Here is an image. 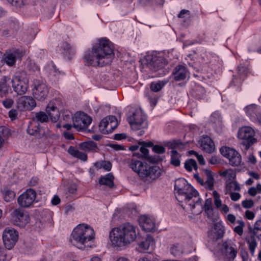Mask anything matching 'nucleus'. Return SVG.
<instances>
[{"label":"nucleus","mask_w":261,"mask_h":261,"mask_svg":"<svg viewBox=\"0 0 261 261\" xmlns=\"http://www.w3.org/2000/svg\"><path fill=\"white\" fill-rule=\"evenodd\" d=\"M174 190L176 199L180 203H185V205L181 204L183 208L191 211L194 215L200 214L203 210L213 208L211 198L206 199L202 206L198 192L183 178L175 180Z\"/></svg>","instance_id":"1"},{"label":"nucleus","mask_w":261,"mask_h":261,"mask_svg":"<svg viewBox=\"0 0 261 261\" xmlns=\"http://www.w3.org/2000/svg\"><path fill=\"white\" fill-rule=\"evenodd\" d=\"M115 57L113 43L106 38L98 39L91 50L87 51L84 57L86 65L93 66H103L110 64Z\"/></svg>","instance_id":"2"},{"label":"nucleus","mask_w":261,"mask_h":261,"mask_svg":"<svg viewBox=\"0 0 261 261\" xmlns=\"http://www.w3.org/2000/svg\"><path fill=\"white\" fill-rule=\"evenodd\" d=\"M137 238L136 227L130 223L121 224L110 232L109 238L112 245L122 247L133 243Z\"/></svg>","instance_id":"3"},{"label":"nucleus","mask_w":261,"mask_h":261,"mask_svg":"<svg viewBox=\"0 0 261 261\" xmlns=\"http://www.w3.org/2000/svg\"><path fill=\"white\" fill-rule=\"evenodd\" d=\"M130 168L137 173L141 178L155 179L160 175V169L158 166H150L140 156L134 154L127 160Z\"/></svg>","instance_id":"4"},{"label":"nucleus","mask_w":261,"mask_h":261,"mask_svg":"<svg viewBox=\"0 0 261 261\" xmlns=\"http://www.w3.org/2000/svg\"><path fill=\"white\" fill-rule=\"evenodd\" d=\"M94 231L87 224H80L73 230L70 239V243L79 249L86 248V244L94 239Z\"/></svg>","instance_id":"5"},{"label":"nucleus","mask_w":261,"mask_h":261,"mask_svg":"<svg viewBox=\"0 0 261 261\" xmlns=\"http://www.w3.org/2000/svg\"><path fill=\"white\" fill-rule=\"evenodd\" d=\"M127 120L130 127L133 130L144 129L148 126L146 116L140 108L134 110L132 114L128 116Z\"/></svg>","instance_id":"6"},{"label":"nucleus","mask_w":261,"mask_h":261,"mask_svg":"<svg viewBox=\"0 0 261 261\" xmlns=\"http://www.w3.org/2000/svg\"><path fill=\"white\" fill-rule=\"evenodd\" d=\"M32 94L38 101H44L47 97L49 90L47 85L41 80L34 79L32 85Z\"/></svg>","instance_id":"7"},{"label":"nucleus","mask_w":261,"mask_h":261,"mask_svg":"<svg viewBox=\"0 0 261 261\" xmlns=\"http://www.w3.org/2000/svg\"><path fill=\"white\" fill-rule=\"evenodd\" d=\"M254 136V130L249 126L241 127L239 129L238 133V138L243 140L242 144L245 145L247 148L256 142V139Z\"/></svg>","instance_id":"8"},{"label":"nucleus","mask_w":261,"mask_h":261,"mask_svg":"<svg viewBox=\"0 0 261 261\" xmlns=\"http://www.w3.org/2000/svg\"><path fill=\"white\" fill-rule=\"evenodd\" d=\"M11 220L13 225L24 227L29 223L30 217L23 210L17 208L11 213Z\"/></svg>","instance_id":"9"},{"label":"nucleus","mask_w":261,"mask_h":261,"mask_svg":"<svg viewBox=\"0 0 261 261\" xmlns=\"http://www.w3.org/2000/svg\"><path fill=\"white\" fill-rule=\"evenodd\" d=\"M220 151L221 154L228 159L229 164L232 166H238L242 163V156L241 154L234 149L227 147L223 146Z\"/></svg>","instance_id":"10"},{"label":"nucleus","mask_w":261,"mask_h":261,"mask_svg":"<svg viewBox=\"0 0 261 261\" xmlns=\"http://www.w3.org/2000/svg\"><path fill=\"white\" fill-rule=\"evenodd\" d=\"M18 232L13 228H5L3 234V240L5 247L8 249H12L18 240Z\"/></svg>","instance_id":"11"},{"label":"nucleus","mask_w":261,"mask_h":261,"mask_svg":"<svg viewBox=\"0 0 261 261\" xmlns=\"http://www.w3.org/2000/svg\"><path fill=\"white\" fill-rule=\"evenodd\" d=\"M92 119L83 112H77L73 118V127L77 130L85 129L91 123Z\"/></svg>","instance_id":"12"},{"label":"nucleus","mask_w":261,"mask_h":261,"mask_svg":"<svg viewBox=\"0 0 261 261\" xmlns=\"http://www.w3.org/2000/svg\"><path fill=\"white\" fill-rule=\"evenodd\" d=\"M36 192L32 189H27L19 196L17 199L18 205L22 207H29L35 202Z\"/></svg>","instance_id":"13"},{"label":"nucleus","mask_w":261,"mask_h":261,"mask_svg":"<svg viewBox=\"0 0 261 261\" xmlns=\"http://www.w3.org/2000/svg\"><path fill=\"white\" fill-rule=\"evenodd\" d=\"M29 80L26 76H15L12 80V87L18 94L22 95L28 91Z\"/></svg>","instance_id":"14"},{"label":"nucleus","mask_w":261,"mask_h":261,"mask_svg":"<svg viewBox=\"0 0 261 261\" xmlns=\"http://www.w3.org/2000/svg\"><path fill=\"white\" fill-rule=\"evenodd\" d=\"M118 121L115 116H109L104 118L99 123V128L103 133H111L118 126Z\"/></svg>","instance_id":"15"},{"label":"nucleus","mask_w":261,"mask_h":261,"mask_svg":"<svg viewBox=\"0 0 261 261\" xmlns=\"http://www.w3.org/2000/svg\"><path fill=\"white\" fill-rule=\"evenodd\" d=\"M17 105L20 111L32 110L36 106V102L33 97L23 96L18 99Z\"/></svg>","instance_id":"16"},{"label":"nucleus","mask_w":261,"mask_h":261,"mask_svg":"<svg viewBox=\"0 0 261 261\" xmlns=\"http://www.w3.org/2000/svg\"><path fill=\"white\" fill-rule=\"evenodd\" d=\"M225 228L221 222L215 223L208 232V237L214 241H216L223 237Z\"/></svg>","instance_id":"17"},{"label":"nucleus","mask_w":261,"mask_h":261,"mask_svg":"<svg viewBox=\"0 0 261 261\" xmlns=\"http://www.w3.org/2000/svg\"><path fill=\"white\" fill-rule=\"evenodd\" d=\"M23 56L22 51L19 49L6 52L4 55L5 62L9 66H13L15 64L16 60L21 58Z\"/></svg>","instance_id":"18"},{"label":"nucleus","mask_w":261,"mask_h":261,"mask_svg":"<svg viewBox=\"0 0 261 261\" xmlns=\"http://www.w3.org/2000/svg\"><path fill=\"white\" fill-rule=\"evenodd\" d=\"M199 143L201 148L205 152L211 153L215 149V144L210 137L203 136L199 140Z\"/></svg>","instance_id":"19"},{"label":"nucleus","mask_w":261,"mask_h":261,"mask_svg":"<svg viewBox=\"0 0 261 261\" xmlns=\"http://www.w3.org/2000/svg\"><path fill=\"white\" fill-rule=\"evenodd\" d=\"M139 224L142 229L146 231H151L155 229L154 220L145 215L141 216L139 218Z\"/></svg>","instance_id":"20"},{"label":"nucleus","mask_w":261,"mask_h":261,"mask_svg":"<svg viewBox=\"0 0 261 261\" xmlns=\"http://www.w3.org/2000/svg\"><path fill=\"white\" fill-rule=\"evenodd\" d=\"M56 102V100L50 101L46 108V112L53 121H56L59 116V112Z\"/></svg>","instance_id":"21"},{"label":"nucleus","mask_w":261,"mask_h":261,"mask_svg":"<svg viewBox=\"0 0 261 261\" xmlns=\"http://www.w3.org/2000/svg\"><path fill=\"white\" fill-rule=\"evenodd\" d=\"M155 247V242L153 238L148 235L145 240L138 245V249L141 252H145L148 250H152Z\"/></svg>","instance_id":"22"},{"label":"nucleus","mask_w":261,"mask_h":261,"mask_svg":"<svg viewBox=\"0 0 261 261\" xmlns=\"http://www.w3.org/2000/svg\"><path fill=\"white\" fill-rule=\"evenodd\" d=\"M188 74V71L185 66L179 65L177 66L173 73V79L176 81H180L185 80Z\"/></svg>","instance_id":"23"},{"label":"nucleus","mask_w":261,"mask_h":261,"mask_svg":"<svg viewBox=\"0 0 261 261\" xmlns=\"http://www.w3.org/2000/svg\"><path fill=\"white\" fill-rule=\"evenodd\" d=\"M246 114L252 118H257L260 113V108L255 105H251L245 108Z\"/></svg>","instance_id":"24"},{"label":"nucleus","mask_w":261,"mask_h":261,"mask_svg":"<svg viewBox=\"0 0 261 261\" xmlns=\"http://www.w3.org/2000/svg\"><path fill=\"white\" fill-rule=\"evenodd\" d=\"M68 153L72 156L85 162L87 160V155L86 153L79 151L73 146H70L68 149Z\"/></svg>","instance_id":"25"},{"label":"nucleus","mask_w":261,"mask_h":261,"mask_svg":"<svg viewBox=\"0 0 261 261\" xmlns=\"http://www.w3.org/2000/svg\"><path fill=\"white\" fill-rule=\"evenodd\" d=\"M99 183L112 188L114 186V176L112 174L109 173L105 176L101 177L99 180Z\"/></svg>","instance_id":"26"},{"label":"nucleus","mask_w":261,"mask_h":261,"mask_svg":"<svg viewBox=\"0 0 261 261\" xmlns=\"http://www.w3.org/2000/svg\"><path fill=\"white\" fill-rule=\"evenodd\" d=\"M241 187L236 181H229L226 184L225 187V194H229L231 191H240Z\"/></svg>","instance_id":"27"},{"label":"nucleus","mask_w":261,"mask_h":261,"mask_svg":"<svg viewBox=\"0 0 261 261\" xmlns=\"http://www.w3.org/2000/svg\"><path fill=\"white\" fill-rule=\"evenodd\" d=\"M79 147L82 150L87 152H90L95 150L97 148V146L95 142L89 141L80 143Z\"/></svg>","instance_id":"28"},{"label":"nucleus","mask_w":261,"mask_h":261,"mask_svg":"<svg viewBox=\"0 0 261 261\" xmlns=\"http://www.w3.org/2000/svg\"><path fill=\"white\" fill-rule=\"evenodd\" d=\"M163 59L160 57H154L152 59L149 63L150 68L153 71H156L163 66Z\"/></svg>","instance_id":"29"},{"label":"nucleus","mask_w":261,"mask_h":261,"mask_svg":"<svg viewBox=\"0 0 261 261\" xmlns=\"http://www.w3.org/2000/svg\"><path fill=\"white\" fill-rule=\"evenodd\" d=\"M171 160L170 163L172 165L175 167L179 166L180 165V155L179 154L174 150H172L171 151Z\"/></svg>","instance_id":"30"},{"label":"nucleus","mask_w":261,"mask_h":261,"mask_svg":"<svg viewBox=\"0 0 261 261\" xmlns=\"http://www.w3.org/2000/svg\"><path fill=\"white\" fill-rule=\"evenodd\" d=\"M220 175L224 177L227 180H232L236 177V173L231 169H227L220 172Z\"/></svg>","instance_id":"31"},{"label":"nucleus","mask_w":261,"mask_h":261,"mask_svg":"<svg viewBox=\"0 0 261 261\" xmlns=\"http://www.w3.org/2000/svg\"><path fill=\"white\" fill-rule=\"evenodd\" d=\"M247 243L248 245L249 249L252 255H253L255 248L257 246V243L254 236H252L247 239Z\"/></svg>","instance_id":"32"},{"label":"nucleus","mask_w":261,"mask_h":261,"mask_svg":"<svg viewBox=\"0 0 261 261\" xmlns=\"http://www.w3.org/2000/svg\"><path fill=\"white\" fill-rule=\"evenodd\" d=\"M185 168L189 172H191L193 169L196 170L197 169L196 162L193 159L186 161L185 163Z\"/></svg>","instance_id":"33"},{"label":"nucleus","mask_w":261,"mask_h":261,"mask_svg":"<svg viewBox=\"0 0 261 261\" xmlns=\"http://www.w3.org/2000/svg\"><path fill=\"white\" fill-rule=\"evenodd\" d=\"M165 85L163 82H152L150 84V88L151 90L154 92L160 91Z\"/></svg>","instance_id":"34"},{"label":"nucleus","mask_w":261,"mask_h":261,"mask_svg":"<svg viewBox=\"0 0 261 261\" xmlns=\"http://www.w3.org/2000/svg\"><path fill=\"white\" fill-rule=\"evenodd\" d=\"M35 119L37 121L43 123L48 121V117L45 112L40 111L36 113Z\"/></svg>","instance_id":"35"},{"label":"nucleus","mask_w":261,"mask_h":261,"mask_svg":"<svg viewBox=\"0 0 261 261\" xmlns=\"http://www.w3.org/2000/svg\"><path fill=\"white\" fill-rule=\"evenodd\" d=\"M96 168H103L106 171H109L112 168V164L110 162H97L94 164Z\"/></svg>","instance_id":"36"},{"label":"nucleus","mask_w":261,"mask_h":261,"mask_svg":"<svg viewBox=\"0 0 261 261\" xmlns=\"http://www.w3.org/2000/svg\"><path fill=\"white\" fill-rule=\"evenodd\" d=\"M237 223L238 224L233 229V231L240 236H242L243 233V229L245 227V223L243 220H238Z\"/></svg>","instance_id":"37"},{"label":"nucleus","mask_w":261,"mask_h":261,"mask_svg":"<svg viewBox=\"0 0 261 261\" xmlns=\"http://www.w3.org/2000/svg\"><path fill=\"white\" fill-rule=\"evenodd\" d=\"M252 233L254 236L257 237L261 236V220H258L255 222L254 224Z\"/></svg>","instance_id":"38"},{"label":"nucleus","mask_w":261,"mask_h":261,"mask_svg":"<svg viewBox=\"0 0 261 261\" xmlns=\"http://www.w3.org/2000/svg\"><path fill=\"white\" fill-rule=\"evenodd\" d=\"M214 197V204L217 208H220L222 206V201L220 199V196L216 191L213 192Z\"/></svg>","instance_id":"39"},{"label":"nucleus","mask_w":261,"mask_h":261,"mask_svg":"<svg viewBox=\"0 0 261 261\" xmlns=\"http://www.w3.org/2000/svg\"><path fill=\"white\" fill-rule=\"evenodd\" d=\"M15 197V193L11 190H6L4 194V200L7 202H10L13 200Z\"/></svg>","instance_id":"40"},{"label":"nucleus","mask_w":261,"mask_h":261,"mask_svg":"<svg viewBox=\"0 0 261 261\" xmlns=\"http://www.w3.org/2000/svg\"><path fill=\"white\" fill-rule=\"evenodd\" d=\"M248 194L251 196H255L257 193H261V184H257L256 188L252 187L248 189Z\"/></svg>","instance_id":"41"},{"label":"nucleus","mask_w":261,"mask_h":261,"mask_svg":"<svg viewBox=\"0 0 261 261\" xmlns=\"http://www.w3.org/2000/svg\"><path fill=\"white\" fill-rule=\"evenodd\" d=\"M8 133V129L4 126H0V148L2 146L4 139V138L6 136Z\"/></svg>","instance_id":"42"},{"label":"nucleus","mask_w":261,"mask_h":261,"mask_svg":"<svg viewBox=\"0 0 261 261\" xmlns=\"http://www.w3.org/2000/svg\"><path fill=\"white\" fill-rule=\"evenodd\" d=\"M29 70L31 72L36 73L37 74H40V68L35 63H30L29 65Z\"/></svg>","instance_id":"43"},{"label":"nucleus","mask_w":261,"mask_h":261,"mask_svg":"<svg viewBox=\"0 0 261 261\" xmlns=\"http://www.w3.org/2000/svg\"><path fill=\"white\" fill-rule=\"evenodd\" d=\"M242 205L244 208H250L254 205V202L252 199H246L242 202Z\"/></svg>","instance_id":"44"},{"label":"nucleus","mask_w":261,"mask_h":261,"mask_svg":"<svg viewBox=\"0 0 261 261\" xmlns=\"http://www.w3.org/2000/svg\"><path fill=\"white\" fill-rule=\"evenodd\" d=\"M205 173L207 176L208 180H207V185L209 187V189L212 190L213 187V179L212 177V175L211 172L209 170H205Z\"/></svg>","instance_id":"45"},{"label":"nucleus","mask_w":261,"mask_h":261,"mask_svg":"<svg viewBox=\"0 0 261 261\" xmlns=\"http://www.w3.org/2000/svg\"><path fill=\"white\" fill-rule=\"evenodd\" d=\"M171 253L174 256L178 255L180 252V248L178 245H173L170 248Z\"/></svg>","instance_id":"46"},{"label":"nucleus","mask_w":261,"mask_h":261,"mask_svg":"<svg viewBox=\"0 0 261 261\" xmlns=\"http://www.w3.org/2000/svg\"><path fill=\"white\" fill-rule=\"evenodd\" d=\"M152 150L155 153L162 154L165 152V148L163 146L156 145L152 147Z\"/></svg>","instance_id":"47"},{"label":"nucleus","mask_w":261,"mask_h":261,"mask_svg":"<svg viewBox=\"0 0 261 261\" xmlns=\"http://www.w3.org/2000/svg\"><path fill=\"white\" fill-rule=\"evenodd\" d=\"M190 153L194 154L196 156L200 164L203 165L205 164L204 160L202 155L198 154L196 152L193 150L191 151Z\"/></svg>","instance_id":"48"},{"label":"nucleus","mask_w":261,"mask_h":261,"mask_svg":"<svg viewBox=\"0 0 261 261\" xmlns=\"http://www.w3.org/2000/svg\"><path fill=\"white\" fill-rule=\"evenodd\" d=\"M228 252L229 257L233 259L237 254V250L235 248L231 247L228 249Z\"/></svg>","instance_id":"49"},{"label":"nucleus","mask_w":261,"mask_h":261,"mask_svg":"<svg viewBox=\"0 0 261 261\" xmlns=\"http://www.w3.org/2000/svg\"><path fill=\"white\" fill-rule=\"evenodd\" d=\"M14 101L12 99H7L3 101L4 107L7 109L10 108L13 105Z\"/></svg>","instance_id":"50"},{"label":"nucleus","mask_w":261,"mask_h":261,"mask_svg":"<svg viewBox=\"0 0 261 261\" xmlns=\"http://www.w3.org/2000/svg\"><path fill=\"white\" fill-rule=\"evenodd\" d=\"M241 195L239 193L230 192V197L232 201H236L240 199Z\"/></svg>","instance_id":"51"},{"label":"nucleus","mask_w":261,"mask_h":261,"mask_svg":"<svg viewBox=\"0 0 261 261\" xmlns=\"http://www.w3.org/2000/svg\"><path fill=\"white\" fill-rule=\"evenodd\" d=\"M17 114V111L14 109L11 110L9 112V116L12 120L16 118Z\"/></svg>","instance_id":"52"},{"label":"nucleus","mask_w":261,"mask_h":261,"mask_svg":"<svg viewBox=\"0 0 261 261\" xmlns=\"http://www.w3.org/2000/svg\"><path fill=\"white\" fill-rule=\"evenodd\" d=\"M245 216L248 220H253L255 217V214L253 212L247 210L245 212Z\"/></svg>","instance_id":"53"},{"label":"nucleus","mask_w":261,"mask_h":261,"mask_svg":"<svg viewBox=\"0 0 261 261\" xmlns=\"http://www.w3.org/2000/svg\"><path fill=\"white\" fill-rule=\"evenodd\" d=\"M109 146L115 150H121L124 149L123 146L117 144L112 143L110 144Z\"/></svg>","instance_id":"54"},{"label":"nucleus","mask_w":261,"mask_h":261,"mask_svg":"<svg viewBox=\"0 0 261 261\" xmlns=\"http://www.w3.org/2000/svg\"><path fill=\"white\" fill-rule=\"evenodd\" d=\"M204 212L207 217L210 219H212L214 216V210L213 208L204 210Z\"/></svg>","instance_id":"55"},{"label":"nucleus","mask_w":261,"mask_h":261,"mask_svg":"<svg viewBox=\"0 0 261 261\" xmlns=\"http://www.w3.org/2000/svg\"><path fill=\"white\" fill-rule=\"evenodd\" d=\"M226 220L231 224L235 223L236 218L233 214H228L226 217Z\"/></svg>","instance_id":"56"},{"label":"nucleus","mask_w":261,"mask_h":261,"mask_svg":"<svg viewBox=\"0 0 261 261\" xmlns=\"http://www.w3.org/2000/svg\"><path fill=\"white\" fill-rule=\"evenodd\" d=\"M6 254L4 252V249L0 247V261H6Z\"/></svg>","instance_id":"57"},{"label":"nucleus","mask_w":261,"mask_h":261,"mask_svg":"<svg viewBox=\"0 0 261 261\" xmlns=\"http://www.w3.org/2000/svg\"><path fill=\"white\" fill-rule=\"evenodd\" d=\"M28 133L31 135L35 136L38 133L37 128L36 129H33L31 127V126H29L28 127V128L27 129Z\"/></svg>","instance_id":"58"},{"label":"nucleus","mask_w":261,"mask_h":261,"mask_svg":"<svg viewBox=\"0 0 261 261\" xmlns=\"http://www.w3.org/2000/svg\"><path fill=\"white\" fill-rule=\"evenodd\" d=\"M61 200L58 196L55 195L51 200V203L54 205H57L60 203Z\"/></svg>","instance_id":"59"},{"label":"nucleus","mask_w":261,"mask_h":261,"mask_svg":"<svg viewBox=\"0 0 261 261\" xmlns=\"http://www.w3.org/2000/svg\"><path fill=\"white\" fill-rule=\"evenodd\" d=\"M38 181L39 179L37 177H33L31 179L29 182V185L30 186H35L38 184Z\"/></svg>","instance_id":"60"},{"label":"nucleus","mask_w":261,"mask_h":261,"mask_svg":"<svg viewBox=\"0 0 261 261\" xmlns=\"http://www.w3.org/2000/svg\"><path fill=\"white\" fill-rule=\"evenodd\" d=\"M208 162L212 165H216L219 163V161L216 156H212L208 160Z\"/></svg>","instance_id":"61"},{"label":"nucleus","mask_w":261,"mask_h":261,"mask_svg":"<svg viewBox=\"0 0 261 261\" xmlns=\"http://www.w3.org/2000/svg\"><path fill=\"white\" fill-rule=\"evenodd\" d=\"M114 138L117 140H120L126 138V135L123 134H117L114 135Z\"/></svg>","instance_id":"62"},{"label":"nucleus","mask_w":261,"mask_h":261,"mask_svg":"<svg viewBox=\"0 0 261 261\" xmlns=\"http://www.w3.org/2000/svg\"><path fill=\"white\" fill-rule=\"evenodd\" d=\"M140 150L144 156H146L149 152L148 149L145 146H141L140 148Z\"/></svg>","instance_id":"63"},{"label":"nucleus","mask_w":261,"mask_h":261,"mask_svg":"<svg viewBox=\"0 0 261 261\" xmlns=\"http://www.w3.org/2000/svg\"><path fill=\"white\" fill-rule=\"evenodd\" d=\"M248 162L252 164H255L256 162V160L254 155L253 154H250L248 156Z\"/></svg>","instance_id":"64"}]
</instances>
